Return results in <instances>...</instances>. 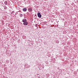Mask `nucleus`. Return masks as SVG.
Segmentation results:
<instances>
[{
    "label": "nucleus",
    "mask_w": 78,
    "mask_h": 78,
    "mask_svg": "<svg viewBox=\"0 0 78 78\" xmlns=\"http://www.w3.org/2000/svg\"><path fill=\"white\" fill-rule=\"evenodd\" d=\"M23 22L25 23L27 22V19H23L22 20Z\"/></svg>",
    "instance_id": "obj_5"
},
{
    "label": "nucleus",
    "mask_w": 78,
    "mask_h": 78,
    "mask_svg": "<svg viewBox=\"0 0 78 78\" xmlns=\"http://www.w3.org/2000/svg\"><path fill=\"white\" fill-rule=\"evenodd\" d=\"M23 16V15L22 14H20V17H22Z\"/></svg>",
    "instance_id": "obj_10"
},
{
    "label": "nucleus",
    "mask_w": 78,
    "mask_h": 78,
    "mask_svg": "<svg viewBox=\"0 0 78 78\" xmlns=\"http://www.w3.org/2000/svg\"><path fill=\"white\" fill-rule=\"evenodd\" d=\"M4 3L5 4V5H8V4L7 3V1H6Z\"/></svg>",
    "instance_id": "obj_9"
},
{
    "label": "nucleus",
    "mask_w": 78,
    "mask_h": 78,
    "mask_svg": "<svg viewBox=\"0 0 78 78\" xmlns=\"http://www.w3.org/2000/svg\"><path fill=\"white\" fill-rule=\"evenodd\" d=\"M1 10L2 11H5V10H4L3 9V8H2L1 9Z\"/></svg>",
    "instance_id": "obj_11"
},
{
    "label": "nucleus",
    "mask_w": 78,
    "mask_h": 78,
    "mask_svg": "<svg viewBox=\"0 0 78 78\" xmlns=\"http://www.w3.org/2000/svg\"><path fill=\"white\" fill-rule=\"evenodd\" d=\"M27 15H28V14H29V12H27Z\"/></svg>",
    "instance_id": "obj_12"
},
{
    "label": "nucleus",
    "mask_w": 78,
    "mask_h": 78,
    "mask_svg": "<svg viewBox=\"0 0 78 78\" xmlns=\"http://www.w3.org/2000/svg\"><path fill=\"white\" fill-rule=\"evenodd\" d=\"M27 41H30V40H27Z\"/></svg>",
    "instance_id": "obj_14"
},
{
    "label": "nucleus",
    "mask_w": 78,
    "mask_h": 78,
    "mask_svg": "<svg viewBox=\"0 0 78 78\" xmlns=\"http://www.w3.org/2000/svg\"><path fill=\"white\" fill-rule=\"evenodd\" d=\"M46 25H48V24H46Z\"/></svg>",
    "instance_id": "obj_15"
},
{
    "label": "nucleus",
    "mask_w": 78,
    "mask_h": 78,
    "mask_svg": "<svg viewBox=\"0 0 78 78\" xmlns=\"http://www.w3.org/2000/svg\"><path fill=\"white\" fill-rule=\"evenodd\" d=\"M78 71V69L77 70V71Z\"/></svg>",
    "instance_id": "obj_16"
},
{
    "label": "nucleus",
    "mask_w": 78,
    "mask_h": 78,
    "mask_svg": "<svg viewBox=\"0 0 78 78\" xmlns=\"http://www.w3.org/2000/svg\"><path fill=\"white\" fill-rule=\"evenodd\" d=\"M28 10L29 11V12H31V11H32V9H31V8H29L28 9Z\"/></svg>",
    "instance_id": "obj_7"
},
{
    "label": "nucleus",
    "mask_w": 78,
    "mask_h": 78,
    "mask_svg": "<svg viewBox=\"0 0 78 78\" xmlns=\"http://www.w3.org/2000/svg\"><path fill=\"white\" fill-rule=\"evenodd\" d=\"M22 37L23 39H26V38H27V37L25 36V35H23L22 36Z\"/></svg>",
    "instance_id": "obj_6"
},
{
    "label": "nucleus",
    "mask_w": 78,
    "mask_h": 78,
    "mask_svg": "<svg viewBox=\"0 0 78 78\" xmlns=\"http://www.w3.org/2000/svg\"><path fill=\"white\" fill-rule=\"evenodd\" d=\"M3 9H4L6 10V9H7V7H6L5 6H4V7L3 8Z\"/></svg>",
    "instance_id": "obj_8"
},
{
    "label": "nucleus",
    "mask_w": 78,
    "mask_h": 78,
    "mask_svg": "<svg viewBox=\"0 0 78 78\" xmlns=\"http://www.w3.org/2000/svg\"><path fill=\"white\" fill-rule=\"evenodd\" d=\"M38 15V17H39V18H41V17H42V15H41V13H37Z\"/></svg>",
    "instance_id": "obj_2"
},
{
    "label": "nucleus",
    "mask_w": 78,
    "mask_h": 78,
    "mask_svg": "<svg viewBox=\"0 0 78 78\" xmlns=\"http://www.w3.org/2000/svg\"><path fill=\"white\" fill-rule=\"evenodd\" d=\"M37 24H36V25L35 26H36V27H37Z\"/></svg>",
    "instance_id": "obj_13"
},
{
    "label": "nucleus",
    "mask_w": 78,
    "mask_h": 78,
    "mask_svg": "<svg viewBox=\"0 0 78 78\" xmlns=\"http://www.w3.org/2000/svg\"><path fill=\"white\" fill-rule=\"evenodd\" d=\"M28 23L26 22L24 23L23 24L24 25H27V24H28Z\"/></svg>",
    "instance_id": "obj_4"
},
{
    "label": "nucleus",
    "mask_w": 78,
    "mask_h": 78,
    "mask_svg": "<svg viewBox=\"0 0 78 78\" xmlns=\"http://www.w3.org/2000/svg\"><path fill=\"white\" fill-rule=\"evenodd\" d=\"M23 11L24 12H26L27 11V9L26 8H24L23 9Z\"/></svg>",
    "instance_id": "obj_3"
},
{
    "label": "nucleus",
    "mask_w": 78,
    "mask_h": 78,
    "mask_svg": "<svg viewBox=\"0 0 78 78\" xmlns=\"http://www.w3.org/2000/svg\"><path fill=\"white\" fill-rule=\"evenodd\" d=\"M24 66L26 68H27V69H28V68H29L30 67V66H28V64H26L24 65Z\"/></svg>",
    "instance_id": "obj_1"
}]
</instances>
